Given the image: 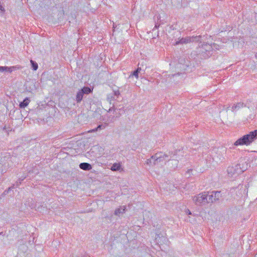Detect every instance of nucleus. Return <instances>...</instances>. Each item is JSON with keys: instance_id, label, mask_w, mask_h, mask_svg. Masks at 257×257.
<instances>
[{"instance_id": "nucleus-1", "label": "nucleus", "mask_w": 257, "mask_h": 257, "mask_svg": "<svg viewBox=\"0 0 257 257\" xmlns=\"http://www.w3.org/2000/svg\"><path fill=\"white\" fill-rule=\"evenodd\" d=\"M257 138V130L250 132L249 134L243 136L237 139L234 143L236 146L246 145L248 146Z\"/></svg>"}, {"instance_id": "nucleus-9", "label": "nucleus", "mask_w": 257, "mask_h": 257, "mask_svg": "<svg viewBox=\"0 0 257 257\" xmlns=\"http://www.w3.org/2000/svg\"><path fill=\"white\" fill-rule=\"evenodd\" d=\"M204 46L205 47L204 49L207 51H209L210 48H212V49H219L218 45H217L216 44H213V45H205Z\"/></svg>"}, {"instance_id": "nucleus-23", "label": "nucleus", "mask_w": 257, "mask_h": 257, "mask_svg": "<svg viewBox=\"0 0 257 257\" xmlns=\"http://www.w3.org/2000/svg\"><path fill=\"white\" fill-rule=\"evenodd\" d=\"M199 37H201L200 36H199ZM198 42H200V43H201V41H200V40H199V41Z\"/></svg>"}, {"instance_id": "nucleus-5", "label": "nucleus", "mask_w": 257, "mask_h": 257, "mask_svg": "<svg viewBox=\"0 0 257 257\" xmlns=\"http://www.w3.org/2000/svg\"><path fill=\"white\" fill-rule=\"evenodd\" d=\"M126 210V206L125 205H122L115 210L114 214L116 215L120 216L124 214Z\"/></svg>"}, {"instance_id": "nucleus-24", "label": "nucleus", "mask_w": 257, "mask_h": 257, "mask_svg": "<svg viewBox=\"0 0 257 257\" xmlns=\"http://www.w3.org/2000/svg\"><path fill=\"white\" fill-rule=\"evenodd\" d=\"M255 58L257 59V53L255 54Z\"/></svg>"}, {"instance_id": "nucleus-11", "label": "nucleus", "mask_w": 257, "mask_h": 257, "mask_svg": "<svg viewBox=\"0 0 257 257\" xmlns=\"http://www.w3.org/2000/svg\"><path fill=\"white\" fill-rule=\"evenodd\" d=\"M105 126H106V124H101L99 125L95 128L92 129L91 130H90L88 132V133L95 132H96V131H99V130H101L105 128Z\"/></svg>"}, {"instance_id": "nucleus-26", "label": "nucleus", "mask_w": 257, "mask_h": 257, "mask_svg": "<svg viewBox=\"0 0 257 257\" xmlns=\"http://www.w3.org/2000/svg\"><path fill=\"white\" fill-rule=\"evenodd\" d=\"M108 218H109V220H111V217H108Z\"/></svg>"}, {"instance_id": "nucleus-27", "label": "nucleus", "mask_w": 257, "mask_h": 257, "mask_svg": "<svg viewBox=\"0 0 257 257\" xmlns=\"http://www.w3.org/2000/svg\"><path fill=\"white\" fill-rule=\"evenodd\" d=\"M2 233H3V232H0V235H1V234H2Z\"/></svg>"}, {"instance_id": "nucleus-25", "label": "nucleus", "mask_w": 257, "mask_h": 257, "mask_svg": "<svg viewBox=\"0 0 257 257\" xmlns=\"http://www.w3.org/2000/svg\"><path fill=\"white\" fill-rule=\"evenodd\" d=\"M110 170L112 171V167H111V168H110Z\"/></svg>"}, {"instance_id": "nucleus-18", "label": "nucleus", "mask_w": 257, "mask_h": 257, "mask_svg": "<svg viewBox=\"0 0 257 257\" xmlns=\"http://www.w3.org/2000/svg\"><path fill=\"white\" fill-rule=\"evenodd\" d=\"M120 94V92L118 90H113V95L118 96Z\"/></svg>"}, {"instance_id": "nucleus-15", "label": "nucleus", "mask_w": 257, "mask_h": 257, "mask_svg": "<svg viewBox=\"0 0 257 257\" xmlns=\"http://www.w3.org/2000/svg\"><path fill=\"white\" fill-rule=\"evenodd\" d=\"M81 91L83 92V94H89L91 92V89L88 87H84L81 89Z\"/></svg>"}, {"instance_id": "nucleus-22", "label": "nucleus", "mask_w": 257, "mask_h": 257, "mask_svg": "<svg viewBox=\"0 0 257 257\" xmlns=\"http://www.w3.org/2000/svg\"><path fill=\"white\" fill-rule=\"evenodd\" d=\"M13 187H9L8 190L7 191H5V192H7V193H8L9 191Z\"/></svg>"}, {"instance_id": "nucleus-21", "label": "nucleus", "mask_w": 257, "mask_h": 257, "mask_svg": "<svg viewBox=\"0 0 257 257\" xmlns=\"http://www.w3.org/2000/svg\"><path fill=\"white\" fill-rule=\"evenodd\" d=\"M3 130L6 131V132H8V130H7L6 125L3 127Z\"/></svg>"}, {"instance_id": "nucleus-4", "label": "nucleus", "mask_w": 257, "mask_h": 257, "mask_svg": "<svg viewBox=\"0 0 257 257\" xmlns=\"http://www.w3.org/2000/svg\"><path fill=\"white\" fill-rule=\"evenodd\" d=\"M200 39L199 36L196 37H187L181 39L180 40L179 43L181 44H187L190 42H194L196 41H199Z\"/></svg>"}, {"instance_id": "nucleus-7", "label": "nucleus", "mask_w": 257, "mask_h": 257, "mask_svg": "<svg viewBox=\"0 0 257 257\" xmlns=\"http://www.w3.org/2000/svg\"><path fill=\"white\" fill-rule=\"evenodd\" d=\"M79 167L80 169L85 171H89L92 169L91 165L87 163H80L79 165Z\"/></svg>"}, {"instance_id": "nucleus-17", "label": "nucleus", "mask_w": 257, "mask_h": 257, "mask_svg": "<svg viewBox=\"0 0 257 257\" xmlns=\"http://www.w3.org/2000/svg\"><path fill=\"white\" fill-rule=\"evenodd\" d=\"M30 62H31V64L32 65V67L33 69L34 70H37L38 68V65L37 64V63L36 62H35V61H34L33 60H31L30 61Z\"/></svg>"}, {"instance_id": "nucleus-2", "label": "nucleus", "mask_w": 257, "mask_h": 257, "mask_svg": "<svg viewBox=\"0 0 257 257\" xmlns=\"http://www.w3.org/2000/svg\"><path fill=\"white\" fill-rule=\"evenodd\" d=\"M166 156L163 153L156 154L153 156L151 158L146 161V164L149 166L156 165L161 162L164 161Z\"/></svg>"}, {"instance_id": "nucleus-6", "label": "nucleus", "mask_w": 257, "mask_h": 257, "mask_svg": "<svg viewBox=\"0 0 257 257\" xmlns=\"http://www.w3.org/2000/svg\"><path fill=\"white\" fill-rule=\"evenodd\" d=\"M19 69L20 67L13 66V67H7V66H0V72H8L11 73L13 71V69L16 68Z\"/></svg>"}, {"instance_id": "nucleus-10", "label": "nucleus", "mask_w": 257, "mask_h": 257, "mask_svg": "<svg viewBox=\"0 0 257 257\" xmlns=\"http://www.w3.org/2000/svg\"><path fill=\"white\" fill-rule=\"evenodd\" d=\"M210 196L212 198H214V201H215L216 200L219 199V198L221 196V194H220V192H217V191L212 192L211 193Z\"/></svg>"}, {"instance_id": "nucleus-13", "label": "nucleus", "mask_w": 257, "mask_h": 257, "mask_svg": "<svg viewBox=\"0 0 257 257\" xmlns=\"http://www.w3.org/2000/svg\"><path fill=\"white\" fill-rule=\"evenodd\" d=\"M83 94V92L81 90L77 92L76 98V100L77 102H80L82 100Z\"/></svg>"}, {"instance_id": "nucleus-8", "label": "nucleus", "mask_w": 257, "mask_h": 257, "mask_svg": "<svg viewBox=\"0 0 257 257\" xmlns=\"http://www.w3.org/2000/svg\"><path fill=\"white\" fill-rule=\"evenodd\" d=\"M117 171L119 172H122L123 171V167L121 163L118 162L113 163V171Z\"/></svg>"}, {"instance_id": "nucleus-14", "label": "nucleus", "mask_w": 257, "mask_h": 257, "mask_svg": "<svg viewBox=\"0 0 257 257\" xmlns=\"http://www.w3.org/2000/svg\"><path fill=\"white\" fill-rule=\"evenodd\" d=\"M141 69V68H138V69L133 72L132 75H130V77L132 76H135L137 79L139 78V73L140 72Z\"/></svg>"}, {"instance_id": "nucleus-19", "label": "nucleus", "mask_w": 257, "mask_h": 257, "mask_svg": "<svg viewBox=\"0 0 257 257\" xmlns=\"http://www.w3.org/2000/svg\"><path fill=\"white\" fill-rule=\"evenodd\" d=\"M185 212L186 214H187L188 215H191V214H192L191 212L188 209H185Z\"/></svg>"}, {"instance_id": "nucleus-20", "label": "nucleus", "mask_w": 257, "mask_h": 257, "mask_svg": "<svg viewBox=\"0 0 257 257\" xmlns=\"http://www.w3.org/2000/svg\"><path fill=\"white\" fill-rule=\"evenodd\" d=\"M25 178H26V176L24 177L22 179H20L19 182L18 183V182H17V185H19V184H21V181H23Z\"/></svg>"}, {"instance_id": "nucleus-16", "label": "nucleus", "mask_w": 257, "mask_h": 257, "mask_svg": "<svg viewBox=\"0 0 257 257\" xmlns=\"http://www.w3.org/2000/svg\"><path fill=\"white\" fill-rule=\"evenodd\" d=\"M227 173L230 176H232L235 174V170L233 167H229L227 168Z\"/></svg>"}, {"instance_id": "nucleus-12", "label": "nucleus", "mask_w": 257, "mask_h": 257, "mask_svg": "<svg viewBox=\"0 0 257 257\" xmlns=\"http://www.w3.org/2000/svg\"><path fill=\"white\" fill-rule=\"evenodd\" d=\"M30 99L28 98H26L22 102L20 103V107L21 108H25L29 104Z\"/></svg>"}, {"instance_id": "nucleus-3", "label": "nucleus", "mask_w": 257, "mask_h": 257, "mask_svg": "<svg viewBox=\"0 0 257 257\" xmlns=\"http://www.w3.org/2000/svg\"><path fill=\"white\" fill-rule=\"evenodd\" d=\"M207 194L202 193L195 195L193 197V202L197 205H201L207 202Z\"/></svg>"}]
</instances>
